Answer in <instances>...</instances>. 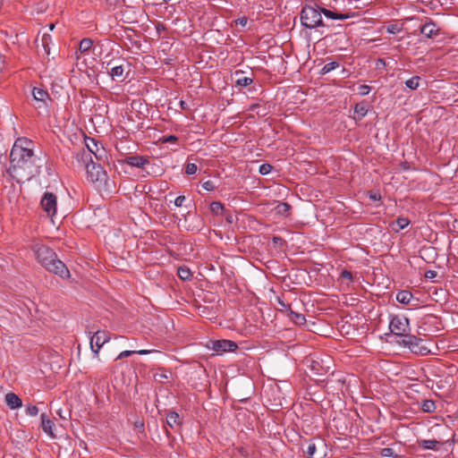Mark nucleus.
<instances>
[{
    "label": "nucleus",
    "mask_w": 458,
    "mask_h": 458,
    "mask_svg": "<svg viewBox=\"0 0 458 458\" xmlns=\"http://www.w3.org/2000/svg\"><path fill=\"white\" fill-rule=\"evenodd\" d=\"M35 160L33 142L27 138H18L10 153L8 173L18 182L30 180L38 173Z\"/></svg>",
    "instance_id": "obj_1"
},
{
    "label": "nucleus",
    "mask_w": 458,
    "mask_h": 458,
    "mask_svg": "<svg viewBox=\"0 0 458 458\" xmlns=\"http://www.w3.org/2000/svg\"><path fill=\"white\" fill-rule=\"evenodd\" d=\"M31 250L38 261L47 271L64 279L71 276L70 271L65 264L57 258L56 253L52 249L39 242H36L32 244Z\"/></svg>",
    "instance_id": "obj_2"
},
{
    "label": "nucleus",
    "mask_w": 458,
    "mask_h": 458,
    "mask_svg": "<svg viewBox=\"0 0 458 458\" xmlns=\"http://www.w3.org/2000/svg\"><path fill=\"white\" fill-rule=\"evenodd\" d=\"M301 21L302 26L308 29H315L325 26L323 23L321 10L310 5H305L301 12Z\"/></svg>",
    "instance_id": "obj_3"
},
{
    "label": "nucleus",
    "mask_w": 458,
    "mask_h": 458,
    "mask_svg": "<svg viewBox=\"0 0 458 458\" xmlns=\"http://www.w3.org/2000/svg\"><path fill=\"white\" fill-rule=\"evenodd\" d=\"M398 343L415 354L424 356L430 352V350L423 344V340L416 335H409Z\"/></svg>",
    "instance_id": "obj_4"
},
{
    "label": "nucleus",
    "mask_w": 458,
    "mask_h": 458,
    "mask_svg": "<svg viewBox=\"0 0 458 458\" xmlns=\"http://www.w3.org/2000/svg\"><path fill=\"white\" fill-rule=\"evenodd\" d=\"M389 329L394 335L403 336L405 338L409 335L410 320L403 316H392L389 323Z\"/></svg>",
    "instance_id": "obj_5"
},
{
    "label": "nucleus",
    "mask_w": 458,
    "mask_h": 458,
    "mask_svg": "<svg viewBox=\"0 0 458 458\" xmlns=\"http://www.w3.org/2000/svg\"><path fill=\"white\" fill-rule=\"evenodd\" d=\"M207 346L208 349L214 351L216 354H223L225 352H233L238 348L235 342L225 339L210 341Z\"/></svg>",
    "instance_id": "obj_6"
},
{
    "label": "nucleus",
    "mask_w": 458,
    "mask_h": 458,
    "mask_svg": "<svg viewBox=\"0 0 458 458\" xmlns=\"http://www.w3.org/2000/svg\"><path fill=\"white\" fill-rule=\"evenodd\" d=\"M85 144L87 147V150L82 149L81 154H77V156L81 157V159H78L79 161H81L82 163H86L88 161L92 160V154L96 157L97 159L100 158V156H98V147L96 140L92 138H86L85 139Z\"/></svg>",
    "instance_id": "obj_7"
},
{
    "label": "nucleus",
    "mask_w": 458,
    "mask_h": 458,
    "mask_svg": "<svg viewBox=\"0 0 458 458\" xmlns=\"http://www.w3.org/2000/svg\"><path fill=\"white\" fill-rule=\"evenodd\" d=\"M88 178L91 182H102L106 178V172L100 165H96L93 160L83 163Z\"/></svg>",
    "instance_id": "obj_8"
},
{
    "label": "nucleus",
    "mask_w": 458,
    "mask_h": 458,
    "mask_svg": "<svg viewBox=\"0 0 458 458\" xmlns=\"http://www.w3.org/2000/svg\"><path fill=\"white\" fill-rule=\"evenodd\" d=\"M110 340V334L105 330H98L90 338V348L92 352L98 355L102 346Z\"/></svg>",
    "instance_id": "obj_9"
},
{
    "label": "nucleus",
    "mask_w": 458,
    "mask_h": 458,
    "mask_svg": "<svg viewBox=\"0 0 458 458\" xmlns=\"http://www.w3.org/2000/svg\"><path fill=\"white\" fill-rule=\"evenodd\" d=\"M42 209L48 216H54L57 209V197L52 192H45L40 202Z\"/></svg>",
    "instance_id": "obj_10"
},
{
    "label": "nucleus",
    "mask_w": 458,
    "mask_h": 458,
    "mask_svg": "<svg viewBox=\"0 0 458 458\" xmlns=\"http://www.w3.org/2000/svg\"><path fill=\"white\" fill-rule=\"evenodd\" d=\"M330 359L324 360L322 358L313 359L310 361V369L315 375H325L327 374L331 367L328 365Z\"/></svg>",
    "instance_id": "obj_11"
},
{
    "label": "nucleus",
    "mask_w": 458,
    "mask_h": 458,
    "mask_svg": "<svg viewBox=\"0 0 458 458\" xmlns=\"http://www.w3.org/2000/svg\"><path fill=\"white\" fill-rule=\"evenodd\" d=\"M439 28L433 21L426 22L420 28V33L428 38H433L438 35Z\"/></svg>",
    "instance_id": "obj_12"
},
{
    "label": "nucleus",
    "mask_w": 458,
    "mask_h": 458,
    "mask_svg": "<svg viewBox=\"0 0 458 458\" xmlns=\"http://www.w3.org/2000/svg\"><path fill=\"white\" fill-rule=\"evenodd\" d=\"M40 417L41 427L43 431L51 437H55L54 434L55 422L52 420H50L46 413H42Z\"/></svg>",
    "instance_id": "obj_13"
},
{
    "label": "nucleus",
    "mask_w": 458,
    "mask_h": 458,
    "mask_svg": "<svg viewBox=\"0 0 458 458\" xmlns=\"http://www.w3.org/2000/svg\"><path fill=\"white\" fill-rule=\"evenodd\" d=\"M235 85L241 88L247 87L253 82V79L244 75L242 71H236L234 72Z\"/></svg>",
    "instance_id": "obj_14"
},
{
    "label": "nucleus",
    "mask_w": 458,
    "mask_h": 458,
    "mask_svg": "<svg viewBox=\"0 0 458 458\" xmlns=\"http://www.w3.org/2000/svg\"><path fill=\"white\" fill-rule=\"evenodd\" d=\"M125 163L131 166L143 167L148 164V159L143 156H130L125 158Z\"/></svg>",
    "instance_id": "obj_15"
},
{
    "label": "nucleus",
    "mask_w": 458,
    "mask_h": 458,
    "mask_svg": "<svg viewBox=\"0 0 458 458\" xmlns=\"http://www.w3.org/2000/svg\"><path fill=\"white\" fill-rule=\"evenodd\" d=\"M182 418L175 411H168L166 414V423L171 428H179L182 425Z\"/></svg>",
    "instance_id": "obj_16"
},
{
    "label": "nucleus",
    "mask_w": 458,
    "mask_h": 458,
    "mask_svg": "<svg viewBox=\"0 0 458 458\" xmlns=\"http://www.w3.org/2000/svg\"><path fill=\"white\" fill-rule=\"evenodd\" d=\"M5 403L10 409H17L22 405L21 399L14 393L5 394Z\"/></svg>",
    "instance_id": "obj_17"
},
{
    "label": "nucleus",
    "mask_w": 458,
    "mask_h": 458,
    "mask_svg": "<svg viewBox=\"0 0 458 458\" xmlns=\"http://www.w3.org/2000/svg\"><path fill=\"white\" fill-rule=\"evenodd\" d=\"M321 13H324V15L327 18L333 19V20H346L351 17L349 13H342L337 12H333L328 9L320 8Z\"/></svg>",
    "instance_id": "obj_18"
},
{
    "label": "nucleus",
    "mask_w": 458,
    "mask_h": 458,
    "mask_svg": "<svg viewBox=\"0 0 458 458\" xmlns=\"http://www.w3.org/2000/svg\"><path fill=\"white\" fill-rule=\"evenodd\" d=\"M413 299V295L409 291H400L396 294V301L402 304H409Z\"/></svg>",
    "instance_id": "obj_19"
},
{
    "label": "nucleus",
    "mask_w": 458,
    "mask_h": 458,
    "mask_svg": "<svg viewBox=\"0 0 458 458\" xmlns=\"http://www.w3.org/2000/svg\"><path fill=\"white\" fill-rule=\"evenodd\" d=\"M420 409L424 412L432 413V412L436 411L437 405H436L435 401H433L431 399H425V400H422V402L420 403Z\"/></svg>",
    "instance_id": "obj_20"
},
{
    "label": "nucleus",
    "mask_w": 458,
    "mask_h": 458,
    "mask_svg": "<svg viewBox=\"0 0 458 458\" xmlns=\"http://www.w3.org/2000/svg\"><path fill=\"white\" fill-rule=\"evenodd\" d=\"M123 72H124V69H123V65H115L111 68L109 74L113 80H119L122 81L124 79Z\"/></svg>",
    "instance_id": "obj_21"
},
{
    "label": "nucleus",
    "mask_w": 458,
    "mask_h": 458,
    "mask_svg": "<svg viewBox=\"0 0 458 458\" xmlns=\"http://www.w3.org/2000/svg\"><path fill=\"white\" fill-rule=\"evenodd\" d=\"M32 94H33L35 100L44 102V103L49 98L47 91H46L42 89H39V88H34L32 90Z\"/></svg>",
    "instance_id": "obj_22"
},
{
    "label": "nucleus",
    "mask_w": 458,
    "mask_h": 458,
    "mask_svg": "<svg viewBox=\"0 0 458 458\" xmlns=\"http://www.w3.org/2000/svg\"><path fill=\"white\" fill-rule=\"evenodd\" d=\"M440 443L435 439L420 440L419 445L428 450H437Z\"/></svg>",
    "instance_id": "obj_23"
},
{
    "label": "nucleus",
    "mask_w": 458,
    "mask_h": 458,
    "mask_svg": "<svg viewBox=\"0 0 458 458\" xmlns=\"http://www.w3.org/2000/svg\"><path fill=\"white\" fill-rule=\"evenodd\" d=\"M288 317L293 323H295L297 325H303L306 322V318H305L304 315H302L301 313H297V312L293 311V310H291L288 312Z\"/></svg>",
    "instance_id": "obj_24"
},
{
    "label": "nucleus",
    "mask_w": 458,
    "mask_h": 458,
    "mask_svg": "<svg viewBox=\"0 0 458 458\" xmlns=\"http://www.w3.org/2000/svg\"><path fill=\"white\" fill-rule=\"evenodd\" d=\"M171 376V372L165 369H159L157 372L154 373L153 377L154 380L158 383H164L165 379H168Z\"/></svg>",
    "instance_id": "obj_25"
},
{
    "label": "nucleus",
    "mask_w": 458,
    "mask_h": 458,
    "mask_svg": "<svg viewBox=\"0 0 458 458\" xmlns=\"http://www.w3.org/2000/svg\"><path fill=\"white\" fill-rule=\"evenodd\" d=\"M290 209L291 205L286 202H279L275 208L276 213L284 216H288Z\"/></svg>",
    "instance_id": "obj_26"
},
{
    "label": "nucleus",
    "mask_w": 458,
    "mask_h": 458,
    "mask_svg": "<svg viewBox=\"0 0 458 458\" xmlns=\"http://www.w3.org/2000/svg\"><path fill=\"white\" fill-rule=\"evenodd\" d=\"M177 275L183 281L190 280L192 277L191 271L190 270L189 267H187L185 266H182V267H178Z\"/></svg>",
    "instance_id": "obj_27"
},
{
    "label": "nucleus",
    "mask_w": 458,
    "mask_h": 458,
    "mask_svg": "<svg viewBox=\"0 0 458 458\" xmlns=\"http://www.w3.org/2000/svg\"><path fill=\"white\" fill-rule=\"evenodd\" d=\"M151 350H140V351H123L116 358V360L123 359L131 356L133 353H138L140 355H145L150 353Z\"/></svg>",
    "instance_id": "obj_28"
},
{
    "label": "nucleus",
    "mask_w": 458,
    "mask_h": 458,
    "mask_svg": "<svg viewBox=\"0 0 458 458\" xmlns=\"http://www.w3.org/2000/svg\"><path fill=\"white\" fill-rule=\"evenodd\" d=\"M410 224V220L406 217H398L395 222L394 223L396 227H394V230L395 232H399L400 230H403L406 228Z\"/></svg>",
    "instance_id": "obj_29"
},
{
    "label": "nucleus",
    "mask_w": 458,
    "mask_h": 458,
    "mask_svg": "<svg viewBox=\"0 0 458 458\" xmlns=\"http://www.w3.org/2000/svg\"><path fill=\"white\" fill-rule=\"evenodd\" d=\"M93 41L90 38H83L81 40L79 45V50L81 53L88 52L92 47Z\"/></svg>",
    "instance_id": "obj_30"
},
{
    "label": "nucleus",
    "mask_w": 458,
    "mask_h": 458,
    "mask_svg": "<svg viewBox=\"0 0 458 458\" xmlns=\"http://www.w3.org/2000/svg\"><path fill=\"white\" fill-rule=\"evenodd\" d=\"M354 113L359 116V119L363 118L368 113L366 105L364 103L357 104L354 107Z\"/></svg>",
    "instance_id": "obj_31"
},
{
    "label": "nucleus",
    "mask_w": 458,
    "mask_h": 458,
    "mask_svg": "<svg viewBox=\"0 0 458 458\" xmlns=\"http://www.w3.org/2000/svg\"><path fill=\"white\" fill-rule=\"evenodd\" d=\"M225 208L224 205L219 201H213L210 204V210L215 215H222Z\"/></svg>",
    "instance_id": "obj_32"
},
{
    "label": "nucleus",
    "mask_w": 458,
    "mask_h": 458,
    "mask_svg": "<svg viewBox=\"0 0 458 458\" xmlns=\"http://www.w3.org/2000/svg\"><path fill=\"white\" fill-rule=\"evenodd\" d=\"M420 77L414 76V77H411V79L407 80L405 81V85L407 88H409L411 89H418V87L420 85Z\"/></svg>",
    "instance_id": "obj_33"
},
{
    "label": "nucleus",
    "mask_w": 458,
    "mask_h": 458,
    "mask_svg": "<svg viewBox=\"0 0 458 458\" xmlns=\"http://www.w3.org/2000/svg\"><path fill=\"white\" fill-rule=\"evenodd\" d=\"M339 66V64L336 63V62H330V63H327L326 64L322 69H321V74H327L328 72H330L331 71L335 70V68H337Z\"/></svg>",
    "instance_id": "obj_34"
},
{
    "label": "nucleus",
    "mask_w": 458,
    "mask_h": 458,
    "mask_svg": "<svg viewBox=\"0 0 458 458\" xmlns=\"http://www.w3.org/2000/svg\"><path fill=\"white\" fill-rule=\"evenodd\" d=\"M316 452V445L312 442H310L307 445L306 450L304 451L305 454L308 458H311Z\"/></svg>",
    "instance_id": "obj_35"
},
{
    "label": "nucleus",
    "mask_w": 458,
    "mask_h": 458,
    "mask_svg": "<svg viewBox=\"0 0 458 458\" xmlns=\"http://www.w3.org/2000/svg\"><path fill=\"white\" fill-rule=\"evenodd\" d=\"M380 454L383 457H397V454L394 452L393 448L390 447L381 449Z\"/></svg>",
    "instance_id": "obj_36"
},
{
    "label": "nucleus",
    "mask_w": 458,
    "mask_h": 458,
    "mask_svg": "<svg viewBox=\"0 0 458 458\" xmlns=\"http://www.w3.org/2000/svg\"><path fill=\"white\" fill-rule=\"evenodd\" d=\"M276 301L280 307L278 309L280 311L286 310L287 312H289L292 310L290 305L286 304L281 297L277 296Z\"/></svg>",
    "instance_id": "obj_37"
},
{
    "label": "nucleus",
    "mask_w": 458,
    "mask_h": 458,
    "mask_svg": "<svg viewBox=\"0 0 458 458\" xmlns=\"http://www.w3.org/2000/svg\"><path fill=\"white\" fill-rule=\"evenodd\" d=\"M272 165L270 164H262L260 166H259V174H261L262 175H266V174H268L271 170H272Z\"/></svg>",
    "instance_id": "obj_38"
},
{
    "label": "nucleus",
    "mask_w": 458,
    "mask_h": 458,
    "mask_svg": "<svg viewBox=\"0 0 458 458\" xmlns=\"http://www.w3.org/2000/svg\"><path fill=\"white\" fill-rule=\"evenodd\" d=\"M198 170V167L193 163H188L185 167V174L188 175L194 174Z\"/></svg>",
    "instance_id": "obj_39"
},
{
    "label": "nucleus",
    "mask_w": 458,
    "mask_h": 458,
    "mask_svg": "<svg viewBox=\"0 0 458 458\" xmlns=\"http://www.w3.org/2000/svg\"><path fill=\"white\" fill-rule=\"evenodd\" d=\"M26 413L30 416H36L38 413V408L36 405L29 404L26 406Z\"/></svg>",
    "instance_id": "obj_40"
},
{
    "label": "nucleus",
    "mask_w": 458,
    "mask_h": 458,
    "mask_svg": "<svg viewBox=\"0 0 458 458\" xmlns=\"http://www.w3.org/2000/svg\"><path fill=\"white\" fill-rule=\"evenodd\" d=\"M178 138L175 135H168V136H163L160 140L163 143H174L176 142Z\"/></svg>",
    "instance_id": "obj_41"
},
{
    "label": "nucleus",
    "mask_w": 458,
    "mask_h": 458,
    "mask_svg": "<svg viewBox=\"0 0 458 458\" xmlns=\"http://www.w3.org/2000/svg\"><path fill=\"white\" fill-rule=\"evenodd\" d=\"M386 31L391 34H396L401 31V28L397 24H390L387 26Z\"/></svg>",
    "instance_id": "obj_42"
},
{
    "label": "nucleus",
    "mask_w": 458,
    "mask_h": 458,
    "mask_svg": "<svg viewBox=\"0 0 458 458\" xmlns=\"http://www.w3.org/2000/svg\"><path fill=\"white\" fill-rule=\"evenodd\" d=\"M369 91H370V87L368 85H360L359 87V93L361 96L368 95L369 93Z\"/></svg>",
    "instance_id": "obj_43"
},
{
    "label": "nucleus",
    "mask_w": 458,
    "mask_h": 458,
    "mask_svg": "<svg viewBox=\"0 0 458 458\" xmlns=\"http://www.w3.org/2000/svg\"><path fill=\"white\" fill-rule=\"evenodd\" d=\"M202 187L208 191H211L215 189L214 182L212 181H207L203 182Z\"/></svg>",
    "instance_id": "obj_44"
},
{
    "label": "nucleus",
    "mask_w": 458,
    "mask_h": 458,
    "mask_svg": "<svg viewBox=\"0 0 458 458\" xmlns=\"http://www.w3.org/2000/svg\"><path fill=\"white\" fill-rule=\"evenodd\" d=\"M341 278L352 281V272H350L348 270H343L341 273Z\"/></svg>",
    "instance_id": "obj_45"
},
{
    "label": "nucleus",
    "mask_w": 458,
    "mask_h": 458,
    "mask_svg": "<svg viewBox=\"0 0 458 458\" xmlns=\"http://www.w3.org/2000/svg\"><path fill=\"white\" fill-rule=\"evenodd\" d=\"M185 199H186V198H185V196H183V195H180V196H178V197L175 199V200H174V205H175L176 207H182V206L183 205V202H184Z\"/></svg>",
    "instance_id": "obj_46"
},
{
    "label": "nucleus",
    "mask_w": 458,
    "mask_h": 458,
    "mask_svg": "<svg viewBox=\"0 0 458 458\" xmlns=\"http://www.w3.org/2000/svg\"><path fill=\"white\" fill-rule=\"evenodd\" d=\"M273 242L275 245H282L284 243V240L281 237L274 236Z\"/></svg>",
    "instance_id": "obj_47"
},
{
    "label": "nucleus",
    "mask_w": 458,
    "mask_h": 458,
    "mask_svg": "<svg viewBox=\"0 0 458 458\" xmlns=\"http://www.w3.org/2000/svg\"><path fill=\"white\" fill-rule=\"evenodd\" d=\"M425 276L427 278L432 279V278L437 276V272L434 271V270H428V271L426 272Z\"/></svg>",
    "instance_id": "obj_48"
},
{
    "label": "nucleus",
    "mask_w": 458,
    "mask_h": 458,
    "mask_svg": "<svg viewBox=\"0 0 458 458\" xmlns=\"http://www.w3.org/2000/svg\"><path fill=\"white\" fill-rule=\"evenodd\" d=\"M236 23L240 24L242 26H245L247 24V18H245V17L240 18L236 21Z\"/></svg>",
    "instance_id": "obj_49"
},
{
    "label": "nucleus",
    "mask_w": 458,
    "mask_h": 458,
    "mask_svg": "<svg viewBox=\"0 0 458 458\" xmlns=\"http://www.w3.org/2000/svg\"><path fill=\"white\" fill-rule=\"evenodd\" d=\"M42 42H43L44 46H46V44H47V36H46V35H44V36H43V38H42Z\"/></svg>",
    "instance_id": "obj_50"
},
{
    "label": "nucleus",
    "mask_w": 458,
    "mask_h": 458,
    "mask_svg": "<svg viewBox=\"0 0 458 458\" xmlns=\"http://www.w3.org/2000/svg\"><path fill=\"white\" fill-rule=\"evenodd\" d=\"M3 66H4V61H3L2 57L0 56V72L3 70Z\"/></svg>",
    "instance_id": "obj_51"
},
{
    "label": "nucleus",
    "mask_w": 458,
    "mask_h": 458,
    "mask_svg": "<svg viewBox=\"0 0 458 458\" xmlns=\"http://www.w3.org/2000/svg\"><path fill=\"white\" fill-rule=\"evenodd\" d=\"M54 28H55V24L51 23V24L49 25V29H50V30H54Z\"/></svg>",
    "instance_id": "obj_52"
},
{
    "label": "nucleus",
    "mask_w": 458,
    "mask_h": 458,
    "mask_svg": "<svg viewBox=\"0 0 458 458\" xmlns=\"http://www.w3.org/2000/svg\"><path fill=\"white\" fill-rule=\"evenodd\" d=\"M180 105H181V106H182V108H184V105H185V103H184L183 101H181Z\"/></svg>",
    "instance_id": "obj_53"
},
{
    "label": "nucleus",
    "mask_w": 458,
    "mask_h": 458,
    "mask_svg": "<svg viewBox=\"0 0 458 458\" xmlns=\"http://www.w3.org/2000/svg\"><path fill=\"white\" fill-rule=\"evenodd\" d=\"M227 220L232 223L231 217H227Z\"/></svg>",
    "instance_id": "obj_54"
},
{
    "label": "nucleus",
    "mask_w": 458,
    "mask_h": 458,
    "mask_svg": "<svg viewBox=\"0 0 458 458\" xmlns=\"http://www.w3.org/2000/svg\"><path fill=\"white\" fill-rule=\"evenodd\" d=\"M371 198H372L373 199H377V198H376V196H375V195H374V196H371Z\"/></svg>",
    "instance_id": "obj_55"
}]
</instances>
